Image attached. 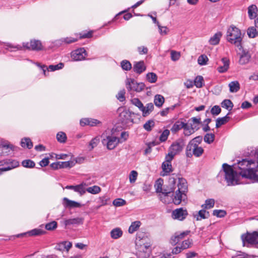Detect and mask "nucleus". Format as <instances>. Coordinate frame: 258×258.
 I'll return each mask as SVG.
<instances>
[{
	"label": "nucleus",
	"instance_id": "f257e3e1",
	"mask_svg": "<svg viewBox=\"0 0 258 258\" xmlns=\"http://www.w3.org/2000/svg\"><path fill=\"white\" fill-rule=\"evenodd\" d=\"M254 162L252 160L243 159L238 163V167L240 170L239 174L243 177L250 179L252 182H258V175L256 174L257 169L251 167L252 164Z\"/></svg>",
	"mask_w": 258,
	"mask_h": 258
},
{
	"label": "nucleus",
	"instance_id": "f03ea898",
	"mask_svg": "<svg viewBox=\"0 0 258 258\" xmlns=\"http://www.w3.org/2000/svg\"><path fill=\"white\" fill-rule=\"evenodd\" d=\"M242 36L241 30L236 27L231 25L227 31L226 40L237 47L240 50L242 49Z\"/></svg>",
	"mask_w": 258,
	"mask_h": 258
},
{
	"label": "nucleus",
	"instance_id": "7ed1b4c3",
	"mask_svg": "<svg viewBox=\"0 0 258 258\" xmlns=\"http://www.w3.org/2000/svg\"><path fill=\"white\" fill-rule=\"evenodd\" d=\"M141 234L138 233L137 235V239H139L141 241L139 249L136 252L139 258H148L151 253V244L150 243H143L145 240L144 236H142Z\"/></svg>",
	"mask_w": 258,
	"mask_h": 258
},
{
	"label": "nucleus",
	"instance_id": "20e7f679",
	"mask_svg": "<svg viewBox=\"0 0 258 258\" xmlns=\"http://www.w3.org/2000/svg\"><path fill=\"white\" fill-rule=\"evenodd\" d=\"M222 167L225 172V178L228 185L231 186L238 184V181L236 179L237 173L227 163H224Z\"/></svg>",
	"mask_w": 258,
	"mask_h": 258
},
{
	"label": "nucleus",
	"instance_id": "39448f33",
	"mask_svg": "<svg viewBox=\"0 0 258 258\" xmlns=\"http://www.w3.org/2000/svg\"><path fill=\"white\" fill-rule=\"evenodd\" d=\"M132 103L137 107L142 112L143 117L148 116L154 110V106L152 103H147L145 106L142 102L137 98L131 100Z\"/></svg>",
	"mask_w": 258,
	"mask_h": 258
},
{
	"label": "nucleus",
	"instance_id": "423d86ee",
	"mask_svg": "<svg viewBox=\"0 0 258 258\" xmlns=\"http://www.w3.org/2000/svg\"><path fill=\"white\" fill-rule=\"evenodd\" d=\"M243 246L249 244L258 248V232L254 231L252 233L246 232L241 236Z\"/></svg>",
	"mask_w": 258,
	"mask_h": 258
},
{
	"label": "nucleus",
	"instance_id": "0eeeda50",
	"mask_svg": "<svg viewBox=\"0 0 258 258\" xmlns=\"http://www.w3.org/2000/svg\"><path fill=\"white\" fill-rule=\"evenodd\" d=\"M172 174L169 178V182L172 185L169 190L166 189H163V191L159 194V198L160 200L164 204H169L170 202V199H169V195L172 193L175 190V185L176 183V178Z\"/></svg>",
	"mask_w": 258,
	"mask_h": 258
},
{
	"label": "nucleus",
	"instance_id": "6e6552de",
	"mask_svg": "<svg viewBox=\"0 0 258 258\" xmlns=\"http://www.w3.org/2000/svg\"><path fill=\"white\" fill-rule=\"evenodd\" d=\"M102 138V143L103 145L106 146L108 150L114 149L119 144V139L113 136H107L103 133L101 137Z\"/></svg>",
	"mask_w": 258,
	"mask_h": 258
},
{
	"label": "nucleus",
	"instance_id": "1a4fd4ad",
	"mask_svg": "<svg viewBox=\"0 0 258 258\" xmlns=\"http://www.w3.org/2000/svg\"><path fill=\"white\" fill-rule=\"evenodd\" d=\"M204 150L202 147L188 144L185 149V155L188 158H191L193 156L200 157L204 153Z\"/></svg>",
	"mask_w": 258,
	"mask_h": 258
},
{
	"label": "nucleus",
	"instance_id": "9d476101",
	"mask_svg": "<svg viewBox=\"0 0 258 258\" xmlns=\"http://www.w3.org/2000/svg\"><path fill=\"white\" fill-rule=\"evenodd\" d=\"M126 89L128 91H136L140 92L144 90L145 86L143 83H137L134 79L127 78L125 81Z\"/></svg>",
	"mask_w": 258,
	"mask_h": 258
},
{
	"label": "nucleus",
	"instance_id": "9b49d317",
	"mask_svg": "<svg viewBox=\"0 0 258 258\" xmlns=\"http://www.w3.org/2000/svg\"><path fill=\"white\" fill-rule=\"evenodd\" d=\"M132 114H134V113L128 110H123L119 114V120L123 125H128L132 124L134 122Z\"/></svg>",
	"mask_w": 258,
	"mask_h": 258
},
{
	"label": "nucleus",
	"instance_id": "f8f14e48",
	"mask_svg": "<svg viewBox=\"0 0 258 258\" xmlns=\"http://www.w3.org/2000/svg\"><path fill=\"white\" fill-rule=\"evenodd\" d=\"M184 146V142L182 140H178L172 143L169 147L168 151L174 155L179 154L183 150Z\"/></svg>",
	"mask_w": 258,
	"mask_h": 258
},
{
	"label": "nucleus",
	"instance_id": "ddd939ff",
	"mask_svg": "<svg viewBox=\"0 0 258 258\" xmlns=\"http://www.w3.org/2000/svg\"><path fill=\"white\" fill-rule=\"evenodd\" d=\"M187 215V210L180 208L173 210L172 212L171 216L174 219L182 221L185 219Z\"/></svg>",
	"mask_w": 258,
	"mask_h": 258
},
{
	"label": "nucleus",
	"instance_id": "4468645a",
	"mask_svg": "<svg viewBox=\"0 0 258 258\" xmlns=\"http://www.w3.org/2000/svg\"><path fill=\"white\" fill-rule=\"evenodd\" d=\"M86 55L87 53L84 48H80L76 49L71 53V57L75 61L83 60L85 59Z\"/></svg>",
	"mask_w": 258,
	"mask_h": 258
},
{
	"label": "nucleus",
	"instance_id": "2eb2a0df",
	"mask_svg": "<svg viewBox=\"0 0 258 258\" xmlns=\"http://www.w3.org/2000/svg\"><path fill=\"white\" fill-rule=\"evenodd\" d=\"M80 125L82 126L88 125L91 126H99L101 125L100 121L92 118H85L80 120Z\"/></svg>",
	"mask_w": 258,
	"mask_h": 258
},
{
	"label": "nucleus",
	"instance_id": "dca6fc26",
	"mask_svg": "<svg viewBox=\"0 0 258 258\" xmlns=\"http://www.w3.org/2000/svg\"><path fill=\"white\" fill-rule=\"evenodd\" d=\"M83 218L80 217H77L72 219H66L63 221V224L67 228L70 226H77L82 224L83 223Z\"/></svg>",
	"mask_w": 258,
	"mask_h": 258
},
{
	"label": "nucleus",
	"instance_id": "f3484780",
	"mask_svg": "<svg viewBox=\"0 0 258 258\" xmlns=\"http://www.w3.org/2000/svg\"><path fill=\"white\" fill-rule=\"evenodd\" d=\"M24 46L33 50H40L42 48L41 42L39 40H31L30 43H26Z\"/></svg>",
	"mask_w": 258,
	"mask_h": 258
},
{
	"label": "nucleus",
	"instance_id": "a211bd4d",
	"mask_svg": "<svg viewBox=\"0 0 258 258\" xmlns=\"http://www.w3.org/2000/svg\"><path fill=\"white\" fill-rule=\"evenodd\" d=\"M189 233V231H184L180 233H175V234L172 236L170 239V243L173 245H176L185 236L187 235Z\"/></svg>",
	"mask_w": 258,
	"mask_h": 258
},
{
	"label": "nucleus",
	"instance_id": "6ab92c4d",
	"mask_svg": "<svg viewBox=\"0 0 258 258\" xmlns=\"http://www.w3.org/2000/svg\"><path fill=\"white\" fill-rule=\"evenodd\" d=\"M7 161L6 162V167L4 168H0V174H1L3 172L7 171L15 168L18 167L19 165V163L18 161L15 160L8 159Z\"/></svg>",
	"mask_w": 258,
	"mask_h": 258
},
{
	"label": "nucleus",
	"instance_id": "aec40b11",
	"mask_svg": "<svg viewBox=\"0 0 258 258\" xmlns=\"http://www.w3.org/2000/svg\"><path fill=\"white\" fill-rule=\"evenodd\" d=\"M73 162L71 161L57 162L53 163L50 165L51 167L53 169H58L63 168L71 167Z\"/></svg>",
	"mask_w": 258,
	"mask_h": 258
},
{
	"label": "nucleus",
	"instance_id": "412c9836",
	"mask_svg": "<svg viewBox=\"0 0 258 258\" xmlns=\"http://www.w3.org/2000/svg\"><path fill=\"white\" fill-rule=\"evenodd\" d=\"M186 199L185 192L178 191L176 190L175 194L172 199L173 203L175 205H179L181 203V201H184Z\"/></svg>",
	"mask_w": 258,
	"mask_h": 258
},
{
	"label": "nucleus",
	"instance_id": "4be33fe9",
	"mask_svg": "<svg viewBox=\"0 0 258 258\" xmlns=\"http://www.w3.org/2000/svg\"><path fill=\"white\" fill-rule=\"evenodd\" d=\"M146 67L143 61L135 62L133 66L134 71L138 74H141L146 70Z\"/></svg>",
	"mask_w": 258,
	"mask_h": 258
},
{
	"label": "nucleus",
	"instance_id": "5701e85b",
	"mask_svg": "<svg viewBox=\"0 0 258 258\" xmlns=\"http://www.w3.org/2000/svg\"><path fill=\"white\" fill-rule=\"evenodd\" d=\"M64 67V64L62 62H60L57 64L56 65H50L48 68L46 67V66L43 65L41 66V68H42V70H43V74L45 76H46V71H49L48 70H50L51 71H54L56 70H58L60 69H61Z\"/></svg>",
	"mask_w": 258,
	"mask_h": 258
},
{
	"label": "nucleus",
	"instance_id": "b1692460",
	"mask_svg": "<svg viewBox=\"0 0 258 258\" xmlns=\"http://www.w3.org/2000/svg\"><path fill=\"white\" fill-rule=\"evenodd\" d=\"M240 50H242V54L240 56L239 62L240 64L244 65L249 61L251 55L248 51H245L243 48Z\"/></svg>",
	"mask_w": 258,
	"mask_h": 258
},
{
	"label": "nucleus",
	"instance_id": "393cba45",
	"mask_svg": "<svg viewBox=\"0 0 258 258\" xmlns=\"http://www.w3.org/2000/svg\"><path fill=\"white\" fill-rule=\"evenodd\" d=\"M221 61L223 63V66H219L217 68V70L220 73H224L227 72L229 68V60L226 57L222 58Z\"/></svg>",
	"mask_w": 258,
	"mask_h": 258
},
{
	"label": "nucleus",
	"instance_id": "a878e982",
	"mask_svg": "<svg viewBox=\"0 0 258 258\" xmlns=\"http://www.w3.org/2000/svg\"><path fill=\"white\" fill-rule=\"evenodd\" d=\"M63 206L66 208H79L81 207V205L80 203H78L77 202L70 200L67 198H64L63 199Z\"/></svg>",
	"mask_w": 258,
	"mask_h": 258
},
{
	"label": "nucleus",
	"instance_id": "bb28decb",
	"mask_svg": "<svg viewBox=\"0 0 258 258\" xmlns=\"http://www.w3.org/2000/svg\"><path fill=\"white\" fill-rule=\"evenodd\" d=\"M178 191L186 192L187 190V184L186 180L183 178H178L177 184Z\"/></svg>",
	"mask_w": 258,
	"mask_h": 258
},
{
	"label": "nucleus",
	"instance_id": "cd10ccee",
	"mask_svg": "<svg viewBox=\"0 0 258 258\" xmlns=\"http://www.w3.org/2000/svg\"><path fill=\"white\" fill-rule=\"evenodd\" d=\"M222 36L221 32H218L216 33L212 37H211L209 40V43L211 45H216L219 44L220 39Z\"/></svg>",
	"mask_w": 258,
	"mask_h": 258
},
{
	"label": "nucleus",
	"instance_id": "c85d7f7f",
	"mask_svg": "<svg viewBox=\"0 0 258 258\" xmlns=\"http://www.w3.org/2000/svg\"><path fill=\"white\" fill-rule=\"evenodd\" d=\"M78 40L77 38L73 37H66L57 40L55 41L56 45H62L63 44H70L74 43Z\"/></svg>",
	"mask_w": 258,
	"mask_h": 258
},
{
	"label": "nucleus",
	"instance_id": "c756f323",
	"mask_svg": "<svg viewBox=\"0 0 258 258\" xmlns=\"http://www.w3.org/2000/svg\"><path fill=\"white\" fill-rule=\"evenodd\" d=\"M122 231L120 228H115L110 231V236L112 239H117L122 235Z\"/></svg>",
	"mask_w": 258,
	"mask_h": 258
},
{
	"label": "nucleus",
	"instance_id": "7c9ffc66",
	"mask_svg": "<svg viewBox=\"0 0 258 258\" xmlns=\"http://www.w3.org/2000/svg\"><path fill=\"white\" fill-rule=\"evenodd\" d=\"M162 168L163 169V171L164 172V173H163L162 175L163 176L167 175L170 172L172 171L171 163L163 162L162 164Z\"/></svg>",
	"mask_w": 258,
	"mask_h": 258
},
{
	"label": "nucleus",
	"instance_id": "2f4dec72",
	"mask_svg": "<svg viewBox=\"0 0 258 258\" xmlns=\"http://www.w3.org/2000/svg\"><path fill=\"white\" fill-rule=\"evenodd\" d=\"M230 114L229 112L226 116L223 117H219L216 120V127L219 128L222 125H223L228 122L229 120V117L228 115Z\"/></svg>",
	"mask_w": 258,
	"mask_h": 258
},
{
	"label": "nucleus",
	"instance_id": "473e14b6",
	"mask_svg": "<svg viewBox=\"0 0 258 258\" xmlns=\"http://www.w3.org/2000/svg\"><path fill=\"white\" fill-rule=\"evenodd\" d=\"M257 8L254 5H252L248 8V15L250 19H253L256 17Z\"/></svg>",
	"mask_w": 258,
	"mask_h": 258
},
{
	"label": "nucleus",
	"instance_id": "72a5a7b5",
	"mask_svg": "<svg viewBox=\"0 0 258 258\" xmlns=\"http://www.w3.org/2000/svg\"><path fill=\"white\" fill-rule=\"evenodd\" d=\"M184 124L185 123L182 121H180L179 120L176 121L172 125L171 128V131L173 133H176L181 128H183L184 125H185Z\"/></svg>",
	"mask_w": 258,
	"mask_h": 258
},
{
	"label": "nucleus",
	"instance_id": "f704fd0d",
	"mask_svg": "<svg viewBox=\"0 0 258 258\" xmlns=\"http://www.w3.org/2000/svg\"><path fill=\"white\" fill-rule=\"evenodd\" d=\"M185 125L183 127L184 130L183 134L185 136H189L195 133V128L196 126L193 127L192 124H191L190 126H189L186 123H185Z\"/></svg>",
	"mask_w": 258,
	"mask_h": 258
},
{
	"label": "nucleus",
	"instance_id": "c9c22d12",
	"mask_svg": "<svg viewBox=\"0 0 258 258\" xmlns=\"http://www.w3.org/2000/svg\"><path fill=\"white\" fill-rule=\"evenodd\" d=\"M229 90L230 92H237L240 89V85L238 81H232L229 84Z\"/></svg>",
	"mask_w": 258,
	"mask_h": 258
},
{
	"label": "nucleus",
	"instance_id": "e433bc0d",
	"mask_svg": "<svg viewBox=\"0 0 258 258\" xmlns=\"http://www.w3.org/2000/svg\"><path fill=\"white\" fill-rule=\"evenodd\" d=\"M209 215V212L204 209L199 211L196 219L198 221L201 220L202 219L208 218Z\"/></svg>",
	"mask_w": 258,
	"mask_h": 258
},
{
	"label": "nucleus",
	"instance_id": "4c0bfd02",
	"mask_svg": "<svg viewBox=\"0 0 258 258\" xmlns=\"http://www.w3.org/2000/svg\"><path fill=\"white\" fill-rule=\"evenodd\" d=\"M21 146L23 148H27L29 149L33 147V143L28 138L22 139L21 142Z\"/></svg>",
	"mask_w": 258,
	"mask_h": 258
},
{
	"label": "nucleus",
	"instance_id": "58836bf2",
	"mask_svg": "<svg viewBox=\"0 0 258 258\" xmlns=\"http://www.w3.org/2000/svg\"><path fill=\"white\" fill-rule=\"evenodd\" d=\"M72 243L68 241H63L56 246V248L58 250L66 249L68 251L72 247Z\"/></svg>",
	"mask_w": 258,
	"mask_h": 258
},
{
	"label": "nucleus",
	"instance_id": "ea45409f",
	"mask_svg": "<svg viewBox=\"0 0 258 258\" xmlns=\"http://www.w3.org/2000/svg\"><path fill=\"white\" fill-rule=\"evenodd\" d=\"M154 102L156 106L160 107L164 102V98L161 95H156L154 97Z\"/></svg>",
	"mask_w": 258,
	"mask_h": 258
},
{
	"label": "nucleus",
	"instance_id": "a19ab883",
	"mask_svg": "<svg viewBox=\"0 0 258 258\" xmlns=\"http://www.w3.org/2000/svg\"><path fill=\"white\" fill-rule=\"evenodd\" d=\"M141 224V222L139 221H136L132 222L128 228V232L131 234L133 233L139 229Z\"/></svg>",
	"mask_w": 258,
	"mask_h": 258
},
{
	"label": "nucleus",
	"instance_id": "79ce46f5",
	"mask_svg": "<svg viewBox=\"0 0 258 258\" xmlns=\"http://www.w3.org/2000/svg\"><path fill=\"white\" fill-rule=\"evenodd\" d=\"M215 200L213 199H209L205 201V203L202 205V207L205 209H209L214 207Z\"/></svg>",
	"mask_w": 258,
	"mask_h": 258
},
{
	"label": "nucleus",
	"instance_id": "37998d69",
	"mask_svg": "<svg viewBox=\"0 0 258 258\" xmlns=\"http://www.w3.org/2000/svg\"><path fill=\"white\" fill-rule=\"evenodd\" d=\"M163 184V180L161 178H159L156 181L155 187L157 192L161 193L163 191V189H162Z\"/></svg>",
	"mask_w": 258,
	"mask_h": 258
},
{
	"label": "nucleus",
	"instance_id": "c03bdc74",
	"mask_svg": "<svg viewBox=\"0 0 258 258\" xmlns=\"http://www.w3.org/2000/svg\"><path fill=\"white\" fill-rule=\"evenodd\" d=\"M221 106L227 110H231L233 107V104L230 100L225 99L222 102Z\"/></svg>",
	"mask_w": 258,
	"mask_h": 258
},
{
	"label": "nucleus",
	"instance_id": "a18cd8bd",
	"mask_svg": "<svg viewBox=\"0 0 258 258\" xmlns=\"http://www.w3.org/2000/svg\"><path fill=\"white\" fill-rule=\"evenodd\" d=\"M86 185V184L84 183L76 185L75 191L79 193L81 196L84 195L86 191V189L85 188V186Z\"/></svg>",
	"mask_w": 258,
	"mask_h": 258
},
{
	"label": "nucleus",
	"instance_id": "49530a36",
	"mask_svg": "<svg viewBox=\"0 0 258 258\" xmlns=\"http://www.w3.org/2000/svg\"><path fill=\"white\" fill-rule=\"evenodd\" d=\"M147 80L151 83H155L157 80V76L154 73H149L146 75Z\"/></svg>",
	"mask_w": 258,
	"mask_h": 258
},
{
	"label": "nucleus",
	"instance_id": "de8ad7c7",
	"mask_svg": "<svg viewBox=\"0 0 258 258\" xmlns=\"http://www.w3.org/2000/svg\"><path fill=\"white\" fill-rule=\"evenodd\" d=\"M155 125V122L154 120L150 119L148 120L144 124V128L147 131H151L152 130V128L154 127Z\"/></svg>",
	"mask_w": 258,
	"mask_h": 258
},
{
	"label": "nucleus",
	"instance_id": "09e8293b",
	"mask_svg": "<svg viewBox=\"0 0 258 258\" xmlns=\"http://www.w3.org/2000/svg\"><path fill=\"white\" fill-rule=\"evenodd\" d=\"M121 67L123 70L130 71L132 69L131 62L127 60H123L120 63Z\"/></svg>",
	"mask_w": 258,
	"mask_h": 258
},
{
	"label": "nucleus",
	"instance_id": "8fccbe9b",
	"mask_svg": "<svg viewBox=\"0 0 258 258\" xmlns=\"http://www.w3.org/2000/svg\"><path fill=\"white\" fill-rule=\"evenodd\" d=\"M86 191L92 194H97L101 191V188L98 186L94 185L93 186L87 188L86 189Z\"/></svg>",
	"mask_w": 258,
	"mask_h": 258
},
{
	"label": "nucleus",
	"instance_id": "3c124183",
	"mask_svg": "<svg viewBox=\"0 0 258 258\" xmlns=\"http://www.w3.org/2000/svg\"><path fill=\"white\" fill-rule=\"evenodd\" d=\"M215 139V135L213 134H206L204 138V141L210 144L213 142Z\"/></svg>",
	"mask_w": 258,
	"mask_h": 258
},
{
	"label": "nucleus",
	"instance_id": "603ef678",
	"mask_svg": "<svg viewBox=\"0 0 258 258\" xmlns=\"http://www.w3.org/2000/svg\"><path fill=\"white\" fill-rule=\"evenodd\" d=\"M31 236L41 235L45 233V231L40 229H34L28 232Z\"/></svg>",
	"mask_w": 258,
	"mask_h": 258
},
{
	"label": "nucleus",
	"instance_id": "864d4df0",
	"mask_svg": "<svg viewBox=\"0 0 258 258\" xmlns=\"http://www.w3.org/2000/svg\"><path fill=\"white\" fill-rule=\"evenodd\" d=\"M204 79L202 76H199L195 80L194 84L197 88H201L203 86Z\"/></svg>",
	"mask_w": 258,
	"mask_h": 258
},
{
	"label": "nucleus",
	"instance_id": "5fc2aeb1",
	"mask_svg": "<svg viewBox=\"0 0 258 258\" xmlns=\"http://www.w3.org/2000/svg\"><path fill=\"white\" fill-rule=\"evenodd\" d=\"M56 139L58 142L60 143H64L67 140V136L64 133L60 132L57 134Z\"/></svg>",
	"mask_w": 258,
	"mask_h": 258
},
{
	"label": "nucleus",
	"instance_id": "6e6d98bb",
	"mask_svg": "<svg viewBox=\"0 0 258 258\" xmlns=\"http://www.w3.org/2000/svg\"><path fill=\"white\" fill-rule=\"evenodd\" d=\"M22 165L26 168H33L35 166V164L32 160L27 159L23 160L22 162Z\"/></svg>",
	"mask_w": 258,
	"mask_h": 258
},
{
	"label": "nucleus",
	"instance_id": "4d7b16f0",
	"mask_svg": "<svg viewBox=\"0 0 258 258\" xmlns=\"http://www.w3.org/2000/svg\"><path fill=\"white\" fill-rule=\"evenodd\" d=\"M226 211L223 210H214L213 214L219 218H223L226 215Z\"/></svg>",
	"mask_w": 258,
	"mask_h": 258
},
{
	"label": "nucleus",
	"instance_id": "13d9d810",
	"mask_svg": "<svg viewBox=\"0 0 258 258\" xmlns=\"http://www.w3.org/2000/svg\"><path fill=\"white\" fill-rule=\"evenodd\" d=\"M57 223L56 221H52L48 223L45 225V229L47 230L51 231L57 228Z\"/></svg>",
	"mask_w": 258,
	"mask_h": 258
},
{
	"label": "nucleus",
	"instance_id": "bf43d9fd",
	"mask_svg": "<svg viewBox=\"0 0 258 258\" xmlns=\"http://www.w3.org/2000/svg\"><path fill=\"white\" fill-rule=\"evenodd\" d=\"M208 60V58L205 54L201 55L198 59V63L201 66L206 65Z\"/></svg>",
	"mask_w": 258,
	"mask_h": 258
},
{
	"label": "nucleus",
	"instance_id": "052dcab7",
	"mask_svg": "<svg viewBox=\"0 0 258 258\" xmlns=\"http://www.w3.org/2000/svg\"><path fill=\"white\" fill-rule=\"evenodd\" d=\"M170 131L168 130H165L162 132L159 137V140L161 142H165L167 140V138L169 135Z\"/></svg>",
	"mask_w": 258,
	"mask_h": 258
},
{
	"label": "nucleus",
	"instance_id": "680f3d73",
	"mask_svg": "<svg viewBox=\"0 0 258 258\" xmlns=\"http://www.w3.org/2000/svg\"><path fill=\"white\" fill-rule=\"evenodd\" d=\"M99 141L100 139L98 137H95L93 139H92L89 143V147H91L90 150H92L93 149H94V148L96 147L98 144Z\"/></svg>",
	"mask_w": 258,
	"mask_h": 258
},
{
	"label": "nucleus",
	"instance_id": "e2e57ef3",
	"mask_svg": "<svg viewBox=\"0 0 258 258\" xmlns=\"http://www.w3.org/2000/svg\"><path fill=\"white\" fill-rule=\"evenodd\" d=\"M202 140L203 137L202 136H198L190 140L188 144H195L196 145L199 146V145L202 143Z\"/></svg>",
	"mask_w": 258,
	"mask_h": 258
},
{
	"label": "nucleus",
	"instance_id": "0e129e2a",
	"mask_svg": "<svg viewBox=\"0 0 258 258\" xmlns=\"http://www.w3.org/2000/svg\"><path fill=\"white\" fill-rule=\"evenodd\" d=\"M138 176V172L136 171L133 170L131 172L129 178L130 181L131 183H134L137 180Z\"/></svg>",
	"mask_w": 258,
	"mask_h": 258
},
{
	"label": "nucleus",
	"instance_id": "69168bd1",
	"mask_svg": "<svg viewBox=\"0 0 258 258\" xmlns=\"http://www.w3.org/2000/svg\"><path fill=\"white\" fill-rule=\"evenodd\" d=\"M180 57V53L179 52L175 50L171 51V58L173 61H176L179 59Z\"/></svg>",
	"mask_w": 258,
	"mask_h": 258
},
{
	"label": "nucleus",
	"instance_id": "338daca9",
	"mask_svg": "<svg viewBox=\"0 0 258 258\" xmlns=\"http://www.w3.org/2000/svg\"><path fill=\"white\" fill-rule=\"evenodd\" d=\"M126 202L121 199H117L113 201V204L116 207H120L125 205Z\"/></svg>",
	"mask_w": 258,
	"mask_h": 258
},
{
	"label": "nucleus",
	"instance_id": "774afa93",
	"mask_svg": "<svg viewBox=\"0 0 258 258\" xmlns=\"http://www.w3.org/2000/svg\"><path fill=\"white\" fill-rule=\"evenodd\" d=\"M221 108L218 105L214 106L211 110V112L214 115H218L221 112Z\"/></svg>",
	"mask_w": 258,
	"mask_h": 258
}]
</instances>
